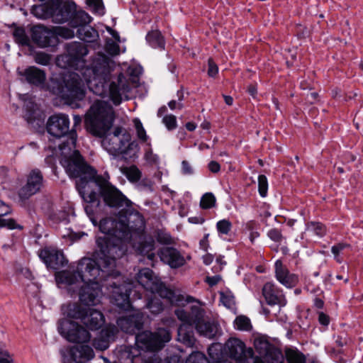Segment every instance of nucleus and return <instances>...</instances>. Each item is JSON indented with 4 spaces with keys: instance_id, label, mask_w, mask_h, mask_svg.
I'll return each instance as SVG.
<instances>
[{
    "instance_id": "f257e3e1",
    "label": "nucleus",
    "mask_w": 363,
    "mask_h": 363,
    "mask_svg": "<svg viewBox=\"0 0 363 363\" xmlns=\"http://www.w3.org/2000/svg\"><path fill=\"white\" fill-rule=\"evenodd\" d=\"M99 229L104 235L96 238L93 258L82 257L76 272L62 271L55 277L72 296L78 291L80 301L87 306L98 303L100 283L113 274L116 260L125 255L127 242H131L135 252L151 262L155 259V240L145 232L144 218L138 211L106 217L100 221Z\"/></svg>"
},
{
    "instance_id": "f03ea898",
    "label": "nucleus",
    "mask_w": 363,
    "mask_h": 363,
    "mask_svg": "<svg viewBox=\"0 0 363 363\" xmlns=\"http://www.w3.org/2000/svg\"><path fill=\"white\" fill-rule=\"evenodd\" d=\"M110 73L108 57L104 54H98L90 66L82 69L83 79L76 72L54 74L50 78L48 89L65 104L77 108L80 107L79 101L85 97L86 83L94 94L102 97L108 96L118 105L121 102L122 95L129 92L130 86L122 74L119 75L117 82H113L108 86Z\"/></svg>"
},
{
    "instance_id": "7ed1b4c3",
    "label": "nucleus",
    "mask_w": 363,
    "mask_h": 363,
    "mask_svg": "<svg viewBox=\"0 0 363 363\" xmlns=\"http://www.w3.org/2000/svg\"><path fill=\"white\" fill-rule=\"evenodd\" d=\"M76 143L77 134L71 132L67 140L59 145L62 155L60 163L69 177L78 179L76 187L86 203L84 211L86 215L94 222L93 206L97 207L99 203L96 192L91 190L96 171L87 164L79 152L75 149Z\"/></svg>"
},
{
    "instance_id": "20e7f679",
    "label": "nucleus",
    "mask_w": 363,
    "mask_h": 363,
    "mask_svg": "<svg viewBox=\"0 0 363 363\" xmlns=\"http://www.w3.org/2000/svg\"><path fill=\"white\" fill-rule=\"evenodd\" d=\"M87 308L80 303L69 302L61 307L64 316L59 320L57 330L59 333L67 340L76 343H86L91 339L90 333L79 323L74 320H82L86 315Z\"/></svg>"
},
{
    "instance_id": "39448f33",
    "label": "nucleus",
    "mask_w": 363,
    "mask_h": 363,
    "mask_svg": "<svg viewBox=\"0 0 363 363\" xmlns=\"http://www.w3.org/2000/svg\"><path fill=\"white\" fill-rule=\"evenodd\" d=\"M32 13L38 18H52L56 23H62L72 19L76 22L77 5L73 1H62L60 0H49L39 5H34L31 9Z\"/></svg>"
},
{
    "instance_id": "423d86ee",
    "label": "nucleus",
    "mask_w": 363,
    "mask_h": 363,
    "mask_svg": "<svg viewBox=\"0 0 363 363\" xmlns=\"http://www.w3.org/2000/svg\"><path fill=\"white\" fill-rule=\"evenodd\" d=\"M114 119L112 106L104 101H96L85 115L87 130L94 136L102 138L111 127Z\"/></svg>"
},
{
    "instance_id": "0eeeda50",
    "label": "nucleus",
    "mask_w": 363,
    "mask_h": 363,
    "mask_svg": "<svg viewBox=\"0 0 363 363\" xmlns=\"http://www.w3.org/2000/svg\"><path fill=\"white\" fill-rule=\"evenodd\" d=\"M136 279L138 284L145 290L152 294H158L160 298L166 299L171 304H178L181 301L180 296L167 288L157 277L154 276L153 272L149 268L140 269L136 275Z\"/></svg>"
},
{
    "instance_id": "6e6552de",
    "label": "nucleus",
    "mask_w": 363,
    "mask_h": 363,
    "mask_svg": "<svg viewBox=\"0 0 363 363\" xmlns=\"http://www.w3.org/2000/svg\"><path fill=\"white\" fill-rule=\"evenodd\" d=\"M96 194L99 202V205H100L99 196H101L106 206L119 210L118 213L129 214L132 211H136L131 208V201L113 185L106 186H104V188L99 189V194ZM99 206L97 207L95 206H93L94 211V214L96 213ZM93 218L94 221L93 222L91 220V221L94 224H96V220L94 218V215H93Z\"/></svg>"
},
{
    "instance_id": "1a4fd4ad",
    "label": "nucleus",
    "mask_w": 363,
    "mask_h": 363,
    "mask_svg": "<svg viewBox=\"0 0 363 363\" xmlns=\"http://www.w3.org/2000/svg\"><path fill=\"white\" fill-rule=\"evenodd\" d=\"M102 147L111 155H128L130 150L137 147L135 142H131L130 133L117 127L113 133L106 135L101 141Z\"/></svg>"
},
{
    "instance_id": "9d476101",
    "label": "nucleus",
    "mask_w": 363,
    "mask_h": 363,
    "mask_svg": "<svg viewBox=\"0 0 363 363\" xmlns=\"http://www.w3.org/2000/svg\"><path fill=\"white\" fill-rule=\"evenodd\" d=\"M172 337L167 329L159 328L155 333L144 331L135 335V344L143 350L155 351L162 349Z\"/></svg>"
},
{
    "instance_id": "9b49d317",
    "label": "nucleus",
    "mask_w": 363,
    "mask_h": 363,
    "mask_svg": "<svg viewBox=\"0 0 363 363\" xmlns=\"http://www.w3.org/2000/svg\"><path fill=\"white\" fill-rule=\"evenodd\" d=\"M67 53L57 58V65L63 68L76 67L84 64L83 57L88 54V49L83 43L72 42L67 46Z\"/></svg>"
},
{
    "instance_id": "f8f14e48",
    "label": "nucleus",
    "mask_w": 363,
    "mask_h": 363,
    "mask_svg": "<svg viewBox=\"0 0 363 363\" xmlns=\"http://www.w3.org/2000/svg\"><path fill=\"white\" fill-rule=\"evenodd\" d=\"M225 353L237 363H247V359L252 357V348H246L245 344L238 338L230 337L224 345Z\"/></svg>"
},
{
    "instance_id": "ddd939ff",
    "label": "nucleus",
    "mask_w": 363,
    "mask_h": 363,
    "mask_svg": "<svg viewBox=\"0 0 363 363\" xmlns=\"http://www.w3.org/2000/svg\"><path fill=\"white\" fill-rule=\"evenodd\" d=\"M254 346L259 353L260 358L257 357L264 363H284L281 352L263 337L255 339Z\"/></svg>"
},
{
    "instance_id": "4468645a",
    "label": "nucleus",
    "mask_w": 363,
    "mask_h": 363,
    "mask_svg": "<svg viewBox=\"0 0 363 363\" xmlns=\"http://www.w3.org/2000/svg\"><path fill=\"white\" fill-rule=\"evenodd\" d=\"M44 186V178L40 170L32 169L26 176V184L19 189L18 196L21 200L28 199L41 191Z\"/></svg>"
},
{
    "instance_id": "2eb2a0df",
    "label": "nucleus",
    "mask_w": 363,
    "mask_h": 363,
    "mask_svg": "<svg viewBox=\"0 0 363 363\" xmlns=\"http://www.w3.org/2000/svg\"><path fill=\"white\" fill-rule=\"evenodd\" d=\"M63 363H84L92 359L95 354L89 345H76L61 351Z\"/></svg>"
},
{
    "instance_id": "dca6fc26",
    "label": "nucleus",
    "mask_w": 363,
    "mask_h": 363,
    "mask_svg": "<svg viewBox=\"0 0 363 363\" xmlns=\"http://www.w3.org/2000/svg\"><path fill=\"white\" fill-rule=\"evenodd\" d=\"M76 19H78L75 23H72V26L74 28L79 27L77 34L79 38L87 43L94 42L98 38L99 34L96 30L86 24L91 22V16L84 11H80L76 15Z\"/></svg>"
},
{
    "instance_id": "f3484780",
    "label": "nucleus",
    "mask_w": 363,
    "mask_h": 363,
    "mask_svg": "<svg viewBox=\"0 0 363 363\" xmlns=\"http://www.w3.org/2000/svg\"><path fill=\"white\" fill-rule=\"evenodd\" d=\"M111 287L113 288L111 295L113 303L121 309L128 310L131 306L130 296L135 286L131 282H125L121 285H117L113 282Z\"/></svg>"
},
{
    "instance_id": "a211bd4d",
    "label": "nucleus",
    "mask_w": 363,
    "mask_h": 363,
    "mask_svg": "<svg viewBox=\"0 0 363 363\" xmlns=\"http://www.w3.org/2000/svg\"><path fill=\"white\" fill-rule=\"evenodd\" d=\"M69 118L65 113H57L51 116L47 123V130L55 138H62L69 131Z\"/></svg>"
},
{
    "instance_id": "6ab92c4d",
    "label": "nucleus",
    "mask_w": 363,
    "mask_h": 363,
    "mask_svg": "<svg viewBox=\"0 0 363 363\" xmlns=\"http://www.w3.org/2000/svg\"><path fill=\"white\" fill-rule=\"evenodd\" d=\"M33 41L40 48H47L57 43L56 33L45 26H35L31 29Z\"/></svg>"
},
{
    "instance_id": "aec40b11",
    "label": "nucleus",
    "mask_w": 363,
    "mask_h": 363,
    "mask_svg": "<svg viewBox=\"0 0 363 363\" xmlns=\"http://www.w3.org/2000/svg\"><path fill=\"white\" fill-rule=\"evenodd\" d=\"M39 257L47 267L59 269L67 262L63 253L54 248L45 247L39 252Z\"/></svg>"
},
{
    "instance_id": "412c9836",
    "label": "nucleus",
    "mask_w": 363,
    "mask_h": 363,
    "mask_svg": "<svg viewBox=\"0 0 363 363\" xmlns=\"http://www.w3.org/2000/svg\"><path fill=\"white\" fill-rule=\"evenodd\" d=\"M262 295L269 306H285L287 301L282 289L275 284L267 282L262 287Z\"/></svg>"
},
{
    "instance_id": "4be33fe9",
    "label": "nucleus",
    "mask_w": 363,
    "mask_h": 363,
    "mask_svg": "<svg viewBox=\"0 0 363 363\" xmlns=\"http://www.w3.org/2000/svg\"><path fill=\"white\" fill-rule=\"evenodd\" d=\"M161 261L168 264L171 268L177 269L186 263L184 257L180 252L172 247H164L158 252Z\"/></svg>"
},
{
    "instance_id": "5701e85b",
    "label": "nucleus",
    "mask_w": 363,
    "mask_h": 363,
    "mask_svg": "<svg viewBox=\"0 0 363 363\" xmlns=\"http://www.w3.org/2000/svg\"><path fill=\"white\" fill-rule=\"evenodd\" d=\"M274 267L276 279L280 284L286 288H293L298 284V276L291 273L281 260L275 262Z\"/></svg>"
},
{
    "instance_id": "b1692460",
    "label": "nucleus",
    "mask_w": 363,
    "mask_h": 363,
    "mask_svg": "<svg viewBox=\"0 0 363 363\" xmlns=\"http://www.w3.org/2000/svg\"><path fill=\"white\" fill-rule=\"evenodd\" d=\"M175 315L182 322V325H194L198 320L203 317V311L200 306H193L190 312H187L183 308L177 309Z\"/></svg>"
},
{
    "instance_id": "393cba45",
    "label": "nucleus",
    "mask_w": 363,
    "mask_h": 363,
    "mask_svg": "<svg viewBox=\"0 0 363 363\" xmlns=\"http://www.w3.org/2000/svg\"><path fill=\"white\" fill-rule=\"evenodd\" d=\"M17 72L20 76L23 77L26 82L30 84L41 86L45 82L46 74L45 72L35 66L28 67L24 70H21L18 68Z\"/></svg>"
},
{
    "instance_id": "a878e982",
    "label": "nucleus",
    "mask_w": 363,
    "mask_h": 363,
    "mask_svg": "<svg viewBox=\"0 0 363 363\" xmlns=\"http://www.w3.org/2000/svg\"><path fill=\"white\" fill-rule=\"evenodd\" d=\"M82 323L88 329L96 330L104 325L105 318L101 312L93 308H87Z\"/></svg>"
},
{
    "instance_id": "bb28decb",
    "label": "nucleus",
    "mask_w": 363,
    "mask_h": 363,
    "mask_svg": "<svg viewBox=\"0 0 363 363\" xmlns=\"http://www.w3.org/2000/svg\"><path fill=\"white\" fill-rule=\"evenodd\" d=\"M117 329L115 326H107L102 329L99 335L93 340V346L98 350H106L109 347L111 339L113 338Z\"/></svg>"
},
{
    "instance_id": "cd10ccee",
    "label": "nucleus",
    "mask_w": 363,
    "mask_h": 363,
    "mask_svg": "<svg viewBox=\"0 0 363 363\" xmlns=\"http://www.w3.org/2000/svg\"><path fill=\"white\" fill-rule=\"evenodd\" d=\"M117 325L127 333H135L142 328V318L135 315L121 317L117 320Z\"/></svg>"
},
{
    "instance_id": "c85d7f7f",
    "label": "nucleus",
    "mask_w": 363,
    "mask_h": 363,
    "mask_svg": "<svg viewBox=\"0 0 363 363\" xmlns=\"http://www.w3.org/2000/svg\"><path fill=\"white\" fill-rule=\"evenodd\" d=\"M193 328L194 325H181L178 328V341L188 347H193L195 342Z\"/></svg>"
},
{
    "instance_id": "c756f323",
    "label": "nucleus",
    "mask_w": 363,
    "mask_h": 363,
    "mask_svg": "<svg viewBox=\"0 0 363 363\" xmlns=\"http://www.w3.org/2000/svg\"><path fill=\"white\" fill-rule=\"evenodd\" d=\"M194 326L201 335L210 339L214 337L217 333V326L214 323L204 321L203 318L198 320Z\"/></svg>"
},
{
    "instance_id": "7c9ffc66",
    "label": "nucleus",
    "mask_w": 363,
    "mask_h": 363,
    "mask_svg": "<svg viewBox=\"0 0 363 363\" xmlns=\"http://www.w3.org/2000/svg\"><path fill=\"white\" fill-rule=\"evenodd\" d=\"M146 40L153 48H158L161 50L164 48V40L158 30L148 32L146 35Z\"/></svg>"
},
{
    "instance_id": "2f4dec72",
    "label": "nucleus",
    "mask_w": 363,
    "mask_h": 363,
    "mask_svg": "<svg viewBox=\"0 0 363 363\" xmlns=\"http://www.w3.org/2000/svg\"><path fill=\"white\" fill-rule=\"evenodd\" d=\"M157 296H159L158 294H152V296L148 299L145 306L153 315H158L164 310V304Z\"/></svg>"
},
{
    "instance_id": "473e14b6",
    "label": "nucleus",
    "mask_w": 363,
    "mask_h": 363,
    "mask_svg": "<svg viewBox=\"0 0 363 363\" xmlns=\"http://www.w3.org/2000/svg\"><path fill=\"white\" fill-rule=\"evenodd\" d=\"M285 355L288 363H306L304 355L296 349H286Z\"/></svg>"
},
{
    "instance_id": "72a5a7b5",
    "label": "nucleus",
    "mask_w": 363,
    "mask_h": 363,
    "mask_svg": "<svg viewBox=\"0 0 363 363\" xmlns=\"http://www.w3.org/2000/svg\"><path fill=\"white\" fill-rule=\"evenodd\" d=\"M122 173L127 177L131 182H137L140 178L142 173L135 165H131L128 167H123L121 169Z\"/></svg>"
},
{
    "instance_id": "f704fd0d",
    "label": "nucleus",
    "mask_w": 363,
    "mask_h": 363,
    "mask_svg": "<svg viewBox=\"0 0 363 363\" xmlns=\"http://www.w3.org/2000/svg\"><path fill=\"white\" fill-rule=\"evenodd\" d=\"M28 98V96H23V100L25 101L24 108L26 110L25 118L28 122L30 123L35 118V112L37 108V106L32 100V99Z\"/></svg>"
},
{
    "instance_id": "c9c22d12",
    "label": "nucleus",
    "mask_w": 363,
    "mask_h": 363,
    "mask_svg": "<svg viewBox=\"0 0 363 363\" xmlns=\"http://www.w3.org/2000/svg\"><path fill=\"white\" fill-rule=\"evenodd\" d=\"M223 350L224 351V346L220 343H213L208 347V353L212 363H216L221 359Z\"/></svg>"
},
{
    "instance_id": "e433bc0d",
    "label": "nucleus",
    "mask_w": 363,
    "mask_h": 363,
    "mask_svg": "<svg viewBox=\"0 0 363 363\" xmlns=\"http://www.w3.org/2000/svg\"><path fill=\"white\" fill-rule=\"evenodd\" d=\"M110 175L108 172H105L103 175L96 176V173L94 177L92 179L93 183L91 184V190L94 185L97 186L99 189L104 188L106 186H112L113 184L109 182Z\"/></svg>"
},
{
    "instance_id": "4c0bfd02",
    "label": "nucleus",
    "mask_w": 363,
    "mask_h": 363,
    "mask_svg": "<svg viewBox=\"0 0 363 363\" xmlns=\"http://www.w3.org/2000/svg\"><path fill=\"white\" fill-rule=\"evenodd\" d=\"M220 301L230 310H233L235 308V297L230 291L220 292Z\"/></svg>"
},
{
    "instance_id": "58836bf2",
    "label": "nucleus",
    "mask_w": 363,
    "mask_h": 363,
    "mask_svg": "<svg viewBox=\"0 0 363 363\" xmlns=\"http://www.w3.org/2000/svg\"><path fill=\"white\" fill-rule=\"evenodd\" d=\"M216 199L215 196L208 192L204 194L200 201V206L203 209H209L213 208L216 206Z\"/></svg>"
},
{
    "instance_id": "ea45409f",
    "label": "nucleus",
    "mask_w": 363,
    "mask_h": 363,
    "mask_svg": "<svg viewBox=\"0 0 363 363\" xmlns=\"http://www.w3.org/2000/svg\"><path fill=\"white\" fill-rule=\"evenodd\" d=\"M133 124L136 130L138 138L143 143H147L148 140V135L146 133L142 122L138 118L133 119Z\"/></svg>"
},
{
    "instance_id": "a19ab883",
    "label": "nucleus",
    "mask_w": 363,
    "mask_h": 363,
    "mask_svg": "<svg viewBox=\"0 0 363 363\" xmlns=\"http://www.w3.org/2000/svg\"><path fill=\"white\" fill-rule=\"evenodd\" d=\"M235 328L240 330L248 331L251 329L250 320L244 315L238 316L235 321Z\"/></svg>"
},
{
    "instance_id": "79ce46f5",
    "label": "nucleus",
    "mask_w": 363,
    "mask_h": 363,
    "mask_svg": "<svg viewBox=\"0 0 363 363\" xmlns=\"http://www.w3.org/2000/svg\"><path fill=\"white\" fill-rule=\"evenodd\" d=\"M232 228V223L227 219H223L217 222L216 229L219 234L228 235Z\"/></svg>"
},
{
    "instance_id": "37998d69",
    "label": "nucleus",
    "mask_w": 363,
    "mask_h": 363,
    "mask_svg": "<svg viewBox=\"0 0 363 363\" xmlns=\"http://www.w3.org/2000/svg\"><path fill=\"white\" fill-rule=\"evenodd\" d=\"M307 230L312 232L320 237L323 236L326 233L325 226L320 223H308L307 225Z\"/></svg>"
},
{
    "instance_id": "c03bdc74",
    "label": "nucleus",
    "mask_w": 363,
    "mask_h": 363,
    "mask_svg": "<svg viewBox=\"0 0 363 363\" xmlns=\"http://www.w3.org/2000/svg\"><path fill=\"white\" fill-rule=\"evenodd\" d=\"M268 190V182L266 176L261 174L258 177V191L262 197H266Z\"/></svg>"
},
{
    "instance_id": "a18cd8bd",
    "label": "nucleus",
    "mask_w": 363,
    "mask_h": 363,
    "mask_svg": "<svg viewBox=\"0 0 363 363\" xmlns=\"http://www.w3.org/2000/svg\"><path fill=\"white\" fill-rule=\"evenodd\" d=\"M186 363H208V362L203 353L195 352L189 355Z\"/></svg>"
},
{
    "instance_id": "49530a36",
    "label": "nucleus",
    "mask_w": 363,
    "mask_h": 363,
    "mask_svg": "<svg viewBox=\"0 0 363 363\" xmlns=\"http://www.w3.org/2000/svg\"><path fill=\"white\" fill-rule=\"evenodd\" d=\"M346 248H350V245L347 243L340 242L332 247L331 251L334 255L335 259L338 262H341V259L339 257L340 253Z\"/></svg>"
},
{
    "instance_id": "de8ad7c7",
    "label": "nucleus",
    "mask_w": 363,
    "mask_h": 363,
    "mask_svg": "<svg viewBox=\"0 0 363 363\" xmlns=\"http://www.w3.org/2000/svg\"><path fill=\"white\" fill-rule=\"evenodd\" d=\"M13 35L18 43L21 45H27L28 43V38L22 28H17L13 32Z\"/></svg>"
},
{
    "instance_id": "09e8293b",
    "label": "nucleus",
    "mask_w": 363,
    "mask_h": 363,
    "mask_svg": "<svg viewBox=\"0 0 363 363\" xmlns=\"http://www.w3.org/2000/svg\"><path fill=\"white\" fill-rule=\"evenodd\" d=\"M50 60V55L43 52H37L35 55V62L41 65H48Z\"/></svg>"
},
{
    "instance_id": "8fccbe9b",
    "label": "nucleus",
    "mask_w": 363,
    "mask_h": 363,
    "mask_svg": "<svg viewBox=\"0 0 363 363\" xmlns=\"http://www.w3.org/2000/svg\"><path fill=\"white\" fill-rule=\"evenodd\" d=\"M89 4L93 8L95 13L99 15L104 13V7L101 0H88Z\"/></svg>"
},
{
    "instance_id": "3c124183",
    "label": "nucleus",
    "mask_w": 363,
    "mask_h": 363,
    "mask_svg": "<svg viewBox=\"0 0 363 363\" xmlns=\"http://www.w3.org/2000/svg\"><path fill=\"white\" fill-rule=\"evenodd\" d=\"M163 123L168 130H173L177 127V119L174 115H167L162 119Z\"/></svg>"
},
{
    "instance_id": "603ef678",
    "label": "nucleus",
    "mask_w": 363,
    "mask_h": 363,
    "mask_svg": "<svg viewBox=\"0 0 363 363\" xmlns=\"http://www.w3.org/2000/svg\"><path fill=\"white\" fill-rule=\"evenodd\" d=\"M106 51L111 55H118L120 51L119 46L111 40H108L106 42Z\"/></svg>"
},
{
    "instance_id": "864d4df0",
    "label": "nucleus",
    "mask_w": 363,
    "mask_h": 363,
    "mask_svg": "<svg viewBox=\"0 0 363 363\" xmlns=\"http://www.w3.org/2000/svg\"><path fill=\"white\" fill-rule=\"evenodd\" d=\"M157 240L158 242L164 245H168L172 243V238L171 235L168 233L159 232L157 235Z\"/></svg>"
},
{
    "instance_id": "5fc2aeb1",
    "label": "nucleus",
    "mask_w": 363,
    "mask_h": 363,
    "mask_svg": "<svg viewBox=\"0 0 363 363\" xmlns=\"http://www.w3.org/2000/svg\"><path fill=\"white\" fill-rule=\"evenodd\" d=\"M268 237L274 242H281L282 240V235L279 230L273 228L267 233Z\"/></svg>"
},
{
    "instance_id": "6e6d98bb",
    "label": "nucleus",
    "mask_w": 363,
    "mask_h": 363,
    "mask_svg": "<svg viewBox=\"0 0 363 363\" xmlns=\"http://www.w3.org/2000/svg\"><path fill=\"white\" fill-rule=\"evenodd\" d=\"M208 75L211 77H215L218 72V67L211 58L208 59Z\"/></svg>"
},
{
    "instance_id": "4d7b16f0",
    "label": "nucleus",
    "mask_w": 363,
    "mask_h": 363,
    "mask_svg": "<svg viewBox=\"0 0 363 363\" xmlns=\"http://www.w3.org/2000/svg\"><path fill=\"white\" fill-rule=\"evenodd\" d=\"M0 227H7L9 229H15L18 226L13 219L0 218Z\"/></svg>"
},
{
    "instance_id": "13d9d810",
    "label": "nucleus",
    "mask_w": 363,
    "mask_h": 363,
    "mask_svg": "<svg viewBox=\"0 0 363 363\" xmlns=\"http://www.w3.org/2000/svg\"><path fill=\"white\" fill-rule=\"evenodd\" d=\"M0 363H15L12 356L5 348L1 352Z\"/></svg>"
},
{
    "instance_id": "bf43d9fd",
    "label": "nucleus",
    "mask_w": 363,
    "mask_h": 363,
    "mask_svg": "<svg viewBox=\"0 0 363 363\" xmlns=\"http://www.w3.org/2000/svg\"><path fill=\"white\" fill-rule=\"evenodd\" d=\"M182 172L183 174L185 175H191L194 174V169L190 164V163L184 160L182 162Z\"/></svg>"
},
{
    "instance_id": "052dcab7",
    "label": "nucleus",
    "mask_w": 363,
    "mask_h": 363,
    "mask_svg": "<svg viewBox=\"0 0 363 363\" xmlns=\"http://www.w3.org/2000/svg\"><path fill=\"white\" fill-rule=\"evenodd\" d=\"M58 34L65 38H72L74 35V32L67 28H60L58 30Z\"/></svg>"
},
{
    "instance_id": "680f3d73",
    "label": "nucleus",
    "mask_w": 363,
    "mask_h": 363,
    "mask_svg": "<svg viewBox=\"0 0 363 363\" xmlns=\"http://www.w3.org/2000/svg\"><path fill=\"white\" fill-rule=\"evenodd\" d=\"M11 212V208L4 201L0 200V217L4 216Z\"/></svg>"
},
{
    "instance_id": "e2e57ef3",
    "label": "nucleus",
    "mask_w": 363,
    "mask_h": 363,
    "mask_svg": "<svg viewBox=\"0 0 363 363\" xmlns=\"http://www.w3.org/2000/svg\"><path fill=\"white\" fill-rule=\"evenodd\" d=\"M318 320L321 325L325 326H327L330 323V318L328 315H327L323 312H320L318 313Z\"/></svg>"
},
{
    "instance_id": "0e129e2a",
    "label": "nucleus",
    "mask_w": 363,
    "mask_h": 363,
    "mask_svg": "<svg viewBox=\"0 0 363 363\" xmlns=\"http://www.w3.org/2000/svg\"><path fill=\"white\" fill-rule=\"evenodd\" d=\"M168 106L171 110L179 109L181 110L184 108V105L181 102H178L177 100H172L168 103Z\"/></svg>"
},
{
    "instance_id": "69168bd1",
    "label": "nucleus",
    "mask_w": 363,
    "mask_h": 363,
    "mask_svg": "<svg viewBox=\"0 0 363 363\" xmlns=\"http://www.w3.org/2000/svg\"><path fill=\"white\" fill-rule=\"evenodd\" d=\"M208 236V234H206L203 239H201L199 242L200 247L204 251H207L209 247Z\"/></svg>"
},
{
    "instance_id": "338daca9",
    "label": "nucleus",
    "mask_w": 363,
    "mask_h": 363,
    "mask_svg": "<svg viewBox=\"0 0 363 363\" xmlns=\"http://www.w3.org/2000/svg\"><path fill=\"white\" fill-rule=\"evenodd\" d=\"M208 169L213 173H218L220 169V166L217 162L211 161L208 164Z\"/></svg>"
},
{
    "instance_id": "774afa93",
    "label": "nucleus",
    "mask_w": 363,
    "mask_h": 363,
    "mask_svg": "<svg viewBox=\"0 0 363 363\" xmlns=\"http://www.w3.org/2000/svg\"><path fill=\"white\" fill-rule=\"evenodd\" d=\"M220 279H221V278L220 276L216 275V276L207 277L206 282L210 286H212L216 285L220 281Z\"/></svg>"
}]
</instances>
